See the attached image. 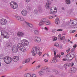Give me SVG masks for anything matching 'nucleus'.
Returning <instances> with one entry per match:
<instances>
[{
	"label": "nucleus",
	"mask_w": 77,
	"mask_h": 77,
	"mask_svg": "<svg viewBox=\"0 0 77 77\" xmlns=\"http://www.w3.org/2000/svg\"><path fill=\"white\" fill-rule=\"evenodd\" d=\"M4 59L5 62L7 64L10 63L12 60V59L9 57H6Z\"/></svg>",
	"instance_id": "obj_1"
},
{
	"label": "nucleus",
	"mask_w": 77,
	"mask_h": 77,
	"mask_svg": "<svg viewBox=\"0 0 77 77\" xmlns=\"http://www.w3.org/2000/svg\"><path fill=\"white\" fill-rule=\"evenodd\" d=\"M17 47L19 48V50L22 51H26V48L21 43H18L17 45Z\"/></svg>",
	"instance_id": "obj_2"
},
{
	"label": "nucleus",
	"mask_w": 77,
	"mask_h": 77,
	"mask_svg": "<svg viewBox=\"0 0 77 77\" xmlns=\"http://www.w3.org/2000/svg\"><path fill=\"white\" fill-rule=\"evenodd\" d=\"M10 5L11 7L14 9H17L18 8V5L15 2H11L10 3Z\"/></svg>",
	"instance_id": "obj_3"
},
{
	"label": "nucleus",
	"mask_w": 77,
	"mask_h": 77,
	"mask_svg": "<svg viewBox=\"0 0 77 77\" xmlns=\"http://www.w3.org/2000/svg\"><path fill=\"white\" fill-rule=\"evenodd\" d=\"M57 11L56 10V8L54 7H53L50 10L49 14H56V13H57Z\"/></svg>",
	"instance_id": "obj_4"
},
{
	"label": "nucleus",
	"mask_w": 77,
	"mask_h": 77,
	"mask_svg": "<svg viewBox=\"0 0 77 77\" xmlns=\"http://www.w3.org/2000/svg\"><path fill=\"white\" fill-rule=\"evenodd\" d=\"M21 44L24 46H27L29 45V42L26 40L23 39L21 41Z\"/></svg>",
	"instance_id": "obj_5"
},
{
	"label": "nucleus",
	"mask_w": 77,
	"mask_h": 77,
	"mask_svg": "<svg viewBox=\"0 0 77 77\" xmlns=\"http://www.w3.org/2000/svg\"><path fill=\"white\" fill-rule=\"evenodd\" d=\"M74 63H67L66 64H65L64 65V68H68V67H69V66H73L74 65Z\"/></svg>",
	"instance_id": "obj_6"
},
{
	"label": "nucleus",
	"mask_w": 77,
	"mask_h": 77,
	"mask_svg": "<svg viewBox=\"0 0 77 77\" xmlns=\"http://www.w3.org/2000/svg\"><path fill=\"white\" fill-rule=\"evenodd\" d=\"M37 47H33L32 49L31 53H32L33 56H35L36 54V53H35L36 51Z\"/></svg>",
	"instance_id": "obj_7"
},
{
	"label": "nucleus",
	"mask_w": 77,
	"mask_h": 77,
	"mask_svg": "<svg viewBox=\"0 0 77 77\" xmlns=\"http://www.w3.org/2000/svg\"><path fill=\"white\" fill-rule=\"evenodd\" d=\"M45 19H42L41 20L39 24H38V26L41 27V26H43L44 25V24L45 23Z\"/></svg>",
	"instance_id": "obj_8"
},
{
	"label": "nucleus",
	"mask_w": 77,
	"mask_h": 77,
	"mask_svg": "<svg viewBox=\"0 0 77 77\" xmlns=\"http://www.w3.org/2000/svg\"><path fill=\"white\" fill-rule=\"evenodd\" d=\"M18 49L17 47L15 46H13L12 48V51H13L14 53H16L17 52H18Z\"/></svg>",
	"instance_id": "obj_9"
},
{
	"label": "nucleus",
	"mask_w": 77,
	"mask_h": 77,
	"mask_svg": "<svg viewBox=\"0 0 77 77\" xmlns=\"http://www.w3.org/2000/svg\"><path fill=\"white\" fill-rule=\"evenodd\" d=\"M7 21L5 19H2L0 20V23L2 24V25H5L6 24Z\"/></svg>",
	"instance_id": "obj_10"
},
{
	"label": "nucleus",
	"mask_w": 77,
	"mask_h": 77,
	"mask_svg": "<svg viewBox=\"0 0 77 77\" xmlns=\"http://www.w3.org/2000/svg\"><path fill=\"white\" fill-rule=\"evenodd\" d=\"M19 59L20 58H19V57L17 56H16L13 57L12 60L14 61V62H18V61L19 60Z\"/></svg>",
	"instance_id": "obj_11"
},
{
	"label": "nucleus",
	"mask_w": 77,
	"mask_h": 77,
	"mask_svg": "<svg viewBox=\"0 0 77 77\" xmlns=\"http://www.w3.org/2000/svg\"><path fill=\"white\" fill-rule=\"evenodd\" d=\"M17 36L19 37H25V34L24 33L21 32H19L17 33Z\"/></svg>",
	"instance_id": "obj_12"
},
{
	"label": "nucleus",
	"mask_w": 77,
	"mask_h": 77,
	"mask_svg": "<svg viewBox=\"0 0 77 77\" xmlns=\"http://www.w3.org/2000/svg\"><path fill=\"white\" fill-rule=\"evenodd\" d=\"M57 57H54V58L52 59V60L51 61V62L53 63H56L57 61Z\"/></svg>",
	"instance_id": "obj_13"
},
{
	"label": "nucleus",
	"mask_w": 77,
	"mask_h": 77,
	"mask_svg": "<svg viewBox=\"0 0 77 77\" xmlns=\"http://www.w3.org/2000/svg\"><path fill=\"white\" fill-rule=\"evenodd\" d=\"M34 40L36 42H41V38L37 37H35L34 38Z\"/></svg>",
	"instance_id": "obj_14"
},
{
	"label": "nucleus",
	"mask_w": 77,
	"mask_h": 77,
	"mask_svg": "<svg viewBox=\"0 0 77 77\" xmlns=\"http://www.w3.org/2000/svg\"><path fill=\"white\" fill-rule=\"evenodd\" d=\"M23 16H26L27 15V11L26 10H23L21 12Z\"/></svg>",
	"instance_id": "obj_15"
},
{
	"label": "nucleus",
	"mask_w": 77,
	"mask_h": 77,
	"mask_svg": "<svg viewBox=\"0 0 77 77\" xmlns=\"http://www.w3.org/2000/svg\"><path fill=\"white\" fill-rule=\"evenodd\" d=\"M66 58L67 59V60H72V58L71 57V55L70 54H68L66 55Z\"/></svg>",
	"instance_id": "obj_16"
},
{
	"label": "nucleus",
	"mask_w": 77,
	"mask_h": 77,
	"mask_svg": "<svg viewBox=\"0 0 77 77\" xmlns=\"http://www.w3.org/2000/svg\"><path fill=\"white\" fill-rule=\"evenodd\" d=\"M15 17L17 18V20H20V21H23L24 20V18L22 17H20V16H15Z\"/></svg>",
	"instance_id": "obj_17"
},
{
	"label": "nucleus",
	"mask_w": 77,
	"mask_h": 77,
	"mask_svg": "<svg viewBox=\"0 0 77 77\" xmlns=\"http://www.w3.org/2000/svg\"><path fill=\"white\" fill-rule=\"evenodd\" d=\"M7 46L8 48H10L12 46V43L11 42H8L7 43Z\"/></svg>",
	"instance_id": "obj_18"
},
{
	"label": "nucleus",
	"mask_w": 77,
	"mask_h": 77,
	"mask_svg": "<svg viewBox=\"0 0 77 77\" xmlns=\"http://www.w3.org/2000/svg\"><path fill=\"white\" fill-rule=\"evenodd\" d=\"M3 36H4V37L5 38H6V39H9V35L7 32H5V35Z\"/></svg>",
	"instance_id": "obj_19"
},
{
	"label": "nucleus",
	"mask_w": 77,
	"mask_h": 77,
	"mask_svg": "<svg viewBox=\"0 0 77 77\" xmlns=\"http://www.w3.org/2000/svg\"><path fill=\"white\" fill-rule=\"evenodd\" d=\"M70 54L72 57V58L73 59L74 57V55H75V53L74 52H71L70 53Z\"/></svg>",
	"instance_id": "obj_20"
},
{
	"label": "nucleus",
	"mask_w": 77,
	"mask_h": 77,
	"mask_svg": "<svg viewBox=\"0 0 77 77\" xmlns=\"http://www.w3.org/2000/svg\"><path fill=\"white\" fill-rule=\"evenodd\" d=\"M25 23H26L27 25L28 26H29V27H31V28H32V27H33V26L32 24L29 23L28 22H27L26 21H25Z\"/></svg>",
	"instance_id": "obj_21"
},
{
	"label": "nucleus",
	"mask_w": 77,
	"mask_h": 77,
	"mask_svg": "<svg viewBox=\"0 0 77 77\" xmlns=\"http://www.w3.org/2000/svg\"><path fill=\"white\" fill-rule=\"evenodd\" d=\"M70 70L71 72H72V73L75 72H76V68L74 67L71 68Z\"/></svg>",
	"instance_id": "obj_22"
},
{
	"label": "nucleus",
	"mask_w": 77,
	"mask_h": 77,
	"mask_svg": "<svg viewBox=\"0 0 77 77\" xmlns=\"http://www.w3.org/2000/svg\"><path fill=\"white\" fill-rule=\"evenodd\" d=\"M55 22L57 24H59V23H60V21H59V18L57 17L55 20Z\"/></svg>",
	"instance_id": "obj_23"
},
{
	"label": "nucleus",
	"mask_w": 77,
	"mask_h": 77,
	"mask_svg": "<svg viewBox=\"0 0 77 77\" xmlns=\"http://www.w3.org/2000/svg\"><path fill=\"white\" fill-rule=\"evenodd\" d=\"M38 73L39 74V75L41 76V75H44V72L43 70H40L39 72H38Z\"/></svg>",
	"instance_id": "obj_24"
},
{
	"label": "nucleus",
	"mask_w": 77,
	"mask_h": 77,
	"mask_svg": "<svg viewBox=\"0 0 77 77\" xmlns=\"http://www.w3.org/2000/svg\"><path fill=\"white\" fill-rule=\"evenodd\" d=\"M6 32L5 29H4L3 30L1 31V35H3V36H4L5 35V34H6Z\"/></svg>",
	"instance_id": "obj_25"
},
{
	"label": "nucleus",
	"mask_w": 77,
	"mask_h": 77,
	"mask_svg": "<svg viewBox=\"0 0 77 77\" xmlns=\"http://www.w3.org/2000/svg\"><path fill=\"white\" fill-rule=\"evenodd\" d=\"M30 61V59L29 58H28L27 60L26 59L25 60L23 61V63H29Z\"/></svg>",
	"instance_id": "obj_26"
},
{
	"label": "nucleus",
	"mask_w": 77,
	"mask_h": 77,
	"mask_svg": "<svg viewBox=\"0 0 77 77\" xmlns=\"http://www.w3.org/2000/svg\"><path fill=\"white\" fill-rule=\"evenodd\" d=\"M38 11L40 12H42V7L40 6H39L38 7Z\"/></svg>",
	"instance_id": "obj_27"
},
{
	"label": "nucleus",
	"mask_w": 77,
	"mask_h": 77,
	"mask_svg": "<svg viewBox=\"0 0 77 77\" xmlns=\"http://www.w3.org/2000/svg\"><path fill=\"white\" fill-rule=\"evenodd\" d=\"M31 75L29 73L25 74L24 75V77H30Z\"/></svg>",
	"instance_id": "obj_28"
},
{
	"label": "nucleus",
	"mask_w": 77,
	"mask_h": 77,
	"mask_svg": "<svg viewBox=\"0 0 77 77\" xmlns=\"http://www.w3.org/2000/svg\"><path fill=\"white\" fill-rule=\"evenodd\" d=\"M46 8L47 9H49L51 7L49 5H48L47 4H46V5H45Z\"/></svg>",
	"instance_id": "obj_29"
},
{
	"label": "nucleus",
	"mask_w": 77,
	"mask_h": 77,
	"mask_svg": "<svg viewBox=\"0 0 77 77\" xmlns=\"http://www.w3.org/2000/svg\"><path fill=\"white\" fill-rule=\"evenodd\" d=\"M50 67H47L46 71V72H50Z\"/></svg>",
	"instance_id": "obj_30"
},
{
	"label": "nucleus",
	"mask_w": 77,
	"mask_h": 77,
	"mask_svg": "<svg viewBox=\"0 0 77 77\" xmlns=\"http://www.w3.org/2000/svg\"><path fill=\"white\" fill-rule=\"evenodd\" d=\"M66 4L67 5H69L71 3L70 0H66Z\"/></svg>",
	"instance_id": "obj_31"
},
{
	"label": "nucleus",
	"mask_w": 77,
	"mask_h": 77,
	"mask_svg": "<svg viewBox=\"0 0 77 77\" xmlns=\"http://www.w3.org/2000/svg\"><path fill=\"white\" fill-rule=\"evenodd\" d=\"M61 75L62 77H65L66 75V74L65 72H62L61 74Z\"/></svg>",
	"instance_id": "obj_32"
},
{
	"label": "nucleus",
	"mask_w": 77,
	"mask_h": 77,
	"mask_svg": "<svg viewBox=\"0 0 77 77\" xmlns=\"http://www.w3.org/2000/svg\"><path fill=\"white\" fill-rule=\"evenodd\" d=\"M45 24H46V25H49L50 24V22L46 21V19H45Z\"/></svg>",
	"instance_id": "obj_33"
},
{
	"label": "nucleus",
	"mask_w": 77,
	"mask_h": 77,
	"mask_svg": "<svg viewBox=\"0 0 77 77\" xmlns=\"http://www.w3.org/2000/svg\"><path fill=\"white\" fill-rule=\"evenodd\" d=\"M65 36H61V38H60V40L61 41H62V40H63V39H65Z\"/></svg>",
	"instance_id": "obj_34"
},
{
	"label": "nucleus",
	"mask_w": 77,
	"mask_h": 77,
	"mask_svg": "<svg viewBox=\"0 0 77 77\" xmlns=\"http://www.w3.org/2000/svg\"><path fill=\"white\" fill-rule=\"evenodd\" d=\"M34 33L35 35H38L39 34V32H38V31L37 30H35L34 31Z\"/></svg>",
	"instance_id": "obj_35"
},
{
	"label": "nucleus",
	"mask_w": 77,
	"mask_h": 77,
	"mask_svg": "<svg viewBox=\"0 0 77 77\" xmlns=\"http://www.w3.org/2000/svg\"><path fill=\"white\" fill-rule=\"evenodd\" d=\"M40 51V49L39 48H37L36 49V54L39 53Z\"/></svg>",
	"instance_id": "obj_36"
},
{
	"label": "nucleus",
	"mask_w": 77,
	"mask_h": 77,
	"mask_svg": "<svg viewBox=\"0 0 77 77\" xmlns=\"http://www.w3.org/2000/svg\"><path fill=\"white\" fill-rule=\"evenodd\" d=\"M4 59V55H0V60Z\"/></svg>",
	"instance_id": "obj_37"
},
{
	"label": "nucleus",
	"mask_w": 77,
	"mask_h": 77,
	"mask_svg": "<svg viewBox=\"0 0 77 77\" xmlns=\"http://www.w3.org/2000/svg\"><path fill=\"white\" fill-rule=\"evenodd\" d=\"M27 8L28 11H30V10H31V9H32V8H31V7H30V6H27Z\"/></svg>",
	"instance_id": "obj_38"
},
{
	"label": "nucleus",
	"mask_w": 77,
	"mask_h": 77,
	"mask_svg": "<svg viewBox=\"0 0 77 77\" xmlns=\"http://www.w3.org/2000/svg\"><path fill=\"white\" fill-rule=\"evenodd\" d=\"M46 4H48L49 5H50L51 4V2L50 1H48L47 2Z\"/></svg>",
	"instance_id": "obj_39"
},
{
	"label": "nucleus",
	"mask_w": 77,
	"mask_h": 77,
	"mask_svg": "<svg viewBox=\"0 0 77 77\" xmlns=\"http://www.w3.org/2000/svg\"><path fill=\"white\" fill-rule=\"evenodd\" d=\"M54 46H56V47H59V44L57 43H56L54 44Z\"/></svg>",
	"instance_id": "obj_40"
},
{
	"label": "nucleus",
	"mask_w": 77,
	"mask_h": 77,
	"mask_svg": "<svg viewBox=\"0 0 77 77\" xmlns=\"http://www.w3.org/2000/svg\"><path fill=\"white\" fill-rule=\"evenodd\" d=\"M38 10H37L36 9H35L34 10V14H38Z\"/></svg>",
	"instance_id": "obj_41"
},
{
	"label": "nucleus",
	"mask_w": 77,
	"mask_h": 77,
	"mask_svg": "<svg viewBox=\"0 0 77 77\" xmlns=\"http://www.w3.org/2000/svg\"><path fill=\"white\" fill-rule=\"evenodd\" d=\"M53 16H50L48 17V18L49 19H50V20H51V19H53Z\"/></svg>",
	"instance_id": "obj_42"
},
{
	"label": "nucleus",
	"mask_w": 77,
	"mask_h": 77,
	"mask_svg": "<svg viewBox=\"0 0 77 77\" xmlns=\"http://www.w3.org/2000/svg\"><path fill=\"white\" fill-rule=\"evenodd\" d=\"M40 67H41V65H39L38 66L36 67V69H39V68H40Z\"/></svg>",
	"instance_id": "obj_43"
},
{
	"label": "nucleus",
	"mask_w": 77,
	"mask_h": 77,
	"mask_svg": "<svg viewBox=\"0 0 77 77\" xmlns=\"http://www.w3.org/2000/svg\"><path fill=\"white\" fill-rule=\"evenodd\" d=\"M57 37H55L53 38V41H56V40H57Z\"/></svg>",
	"instance_id": "obj_44"
},
{
	"label": "nucleus",
	"mask_w": 77,
	"mask_h": 77,
	"mask_svg": "<svg viewBox=\"0 0 77 77\" xmlns=\"http://www.w3.org/2000/svg\"><path fill=\"white\" fill-rule=\"evenodd\" d=\"M56 32V30L55 29H52V32L53 33H55Z\"/></svg>",
	"instance_id": "obj_45"
},
{
	"label": "nucleus",
	"mask_w": 77,
	"mask_h": 77,
	"mask_svg": "<svg viewBox=\"0 0 77 77\" xmlns=\"http://www.w3.org/2000/svg\"><path fill=\"white\" fill-rule=\"evenodd\" d=\"M61 37V35L60 34L58 36V39L60 40Z\"/></svg>",
	"instance_id": "obj_46"
},
{
	"label": "nucleus",
	"mask_w": 77,
	"mask_h": 77,
	"mask_svg": "<svg viewBox=\"0 0 77 77\" xmlns=\"http://www.w3.org/2000/svg\"><path fill=\"white\" fill-rule=\"evenodd\" d=\"M75 32V30H73L72 31L70 30L69 32L70 33H74Z\"/></svg>",
	"instance_id": "obj_47"
},
{
	"label": "nucleus",
	"mask_w": 77,
	"mask_h": 77,
	"mask_svg": "<svg viewBox=\"0 0 77 77\" xmlns=\"http://www.w3.org/2000/svg\"><path fill=\"white\" fill-rule=\"evenodd\" d=\"M47 68V67L46 66L42 68V69H43V70H46Z\"/></svg>",
	"instance_id": "obj_48"
},
{
	"label": "nucleus",
	"mask_w": 77,
	"mask_h": 77,
	"mask_svg": "<svg viewBox=\"0 0 77 77\" xmlns=\"http://www.w3.org/2000/svg\"><path fill=\"white\" fill-rule=\"evenodd\" d=\"M36 77V75L35 74H32V76H31V77Z\"/></svg>",
	"instance_id": "obj_49"
},
{
	"label": "nucleus",
	"mask_w": 77,
	"mask_h": 77,
	"mask_svg": "<svg viewBox=\"0 0 77 77\" xmlns=\"http://www.w3.org/2000/svg\"><path fill=\"white\" fill-rule=\"evenodd\" d=\"M71 48H68L67 50H66V51L67 52V53H68V52H69V51L70 50Z\"/></svg>",
	"instance_id": "obj_50"
},
{
	"label": "nucleus",
	"mask_w": 77,
	"mask_h": 77,
	"mask_svg": "<svg viewBox=\"0 0 77 77\" xmlns=\"http://www.w3.org/2000/svg\"><path fill=\"white\" fill-rule=\"evenodd\" d=\"M74 50H75V48H73L71 50V52H74L73 51H74Z\"/></svg>",
	"instance_id": "obj_51"
},
{
	"label": "nucleus",
	"mask_w": 77,
	"mask_h": 77,
	"mask_svg": "<svg viewBox=\"0 0 77 77\" xmlns=\"http://www.w3.org/2000/svg\"><path fill=\"white\" fill-rule=\"evenodd\" d=\"M57 56H55V57H57V58H58V57L60 58V55H57Z\"/></svg>",
	"instance_id": "obj_52"
},
{
	"label": "nucleus",
	"mask_w": 77,
	"mask_h": 77,
	"mask_svg": "<svg viewBox=\"0 0 77 77\" xmlns=\"http://www.w3.org/2000/svg\"><path fill=\"white\" fill-rule=\"evenodd\" d=\"M62 60L63 61H66V60H67V59L66 58H63Z\"/></svg>",
	"instance_id": "obj_53"
},
{
	"label": "nucleus",
	"mask_w": 77,
	"mask_h": 77,
	"mask_svg": "<svg viewBox=\"0 0 77 77\" xmlns=\"http://www.w3.org/2000/svg\"><path fill=\"white\" fill-rule=\"evenodd\" d=\"M77 45L75 44L73 46V47L74 48H76V47H77Z\"/></svg>",
	"instance_id": "obj_54"
},
{
	"label": "nucleus",
	"mask_w": 77,
	"mask_h": 77,
	"mask_svg": "<svg viewBox=\"0 0 77 77\" xmlns=\"http://www.w3.org/2000/svg\"><path fill=\"white\" fill-rule=\"evenodd\" d=\"M63 30L62 29H59L58 30H57V31H62Z\"/></svg>",
	"instance_id": "obj_55"
},
{
	"label": "nucleus",
	"mask_w": 77,
	"mask_h": 77,
	"mask_svg": "<svg viewBox=\"0 0 77 77\" xmlns=\"http://www.w3.org/2000/svg\"><path fill=\"white\" fill-rule=\"evenodd\" d=\"M26 0V2H27V3H29V2H30V1L31 0Z\"/></svg>",
	"instance_id": "obj_56"
},
{
	"label": "nucleus",
	"mask_w": 77,
	"mask_h": 77,
	"mask_svg": "<svg viewBox=\"0 0 77 77\" xmlns=\"http://www.w3.org/2000/svg\"><path fill=\"white\" fill-rule=\"evenodd\" d=\"M52 71L53 72H55V71H56V69H52Z\"/></svg>",
	"instance_id": "obj_57"
},
{
	"label": "nucleus",
	"mask_w": 77,
	"mask_h": 77,
	"mask_svg": "<svg viewBox=\"0 0 77 77\" xmlns=\"http://www.w3.org/2000/svg\"><path fill=\"white\" fill-rule=\"evenodd\" d=\"M42 53V52L39 53L38 54V55H39V56H41V55Z\"/></svg>",
	"instance_id": "obj_58"
},
{
	"label": "nucleus",
	"mask_w": 77,
	"mask_h": 77,
	"mask_svg": "<svg viewBox=\"0 0 77 77\" xmlns=\"http://www.w3.org/2000/svg\"><path fill=\"white\" fill-rule=\"evenodd\" d=\"M46 59H45L44 60V61L45 62H48V60H46Z\"/></svg>",
	"instance_id": "obj_59"
},
{
	"label": "nucleus",
	"mask_w": 77,
	"mask_h": 77,
	"mask_svg": "<svg viewBox=\"0 0 77 77\" xmlns=\"http://www.w3.org/2000/svg\"><path fill=\"white\" fill-rule=\"evenodd\" d=\"M59 48H60V49H61V48H62V45H60L59 46Z\"/></svg>",
	"instance_id": "obj_60"
},
{
	"label": "nucleus",
	"mask_w": 77,
	"mask_h": 77,
	"mask_svg": "<svg viewBox=\"0 0 77 77\" xmlns=\"http://www.w3.org/2000/svg\"><path fill=\"white\" fill-rule=\"evenodd\" d=\"M53 18H54V17H56V15L55 14H53V16H52Z\"/></svg>",
	"instance_id": "obj_61"
},
{
	"label": "nucleus",
	"mask_w": 77,
	"mask_h": 77,
	"mask_svg": "<svg viewBox=\"0 0 77 77\" xmlns=\"http://www.w3.org/2000/svg\"><path fill=\"white\" fill-rule=\"evenodd\" d=\"M55 73H56V74H58V73H59V72H58V71H57V70H56V71H55Z\"/></svg>",
	"instance_id": "obj_62"
},
{
	"label": "nucleus",
	"mask_w": 77,
	"mask_h": 77,
	"mask_svg": "<svg viewBox=\"0 0 77 77\" xmlns=\"http://www.w3.org/2000/svg\"><path fill=\"white\" fill-rule=\"evenodd\" d=\"M63 54H64V53H63V52H62L61 53V56H63Z\"/></svg>",
	"instance_id": "obj_63"
},
{
	"label": "nucleus",
	"mask_w": 77,
	"mask_h": 77,
	"mask_svg": "<svg viewBox=\"0 0 77 77\" xmlns=\"http://www.w3.org/2000/svg\"><path fill=\"white\" fill-rule=\"evenodd\" d=\"M61 9H62V10H65V8L63 7L61 8Z\"/></svg>",
	"instance_id": "obj_64"
}]
</instances>
